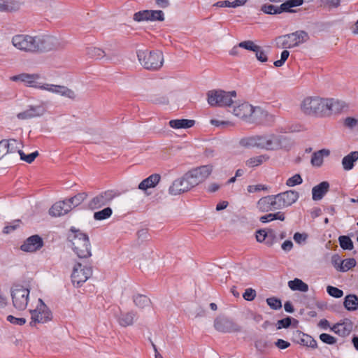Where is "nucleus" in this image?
Wrapping results in <instances>:
<instances>
[{
    "label": "nucleus",
    "instance_id": "nucleus-1",
    "mask_svg": "<svg viewBox=\"0 0 358 358\" xmlns=\"http://www.w3.org/2000/svg\"><path fill=\"white\" fill-rule=\"evenodd\" d=\"M12 44L18 50L29 54L43 53L64 48L59 38L50 34H17L12 38Z\"/></svg>",
    "mask_w": 358,
    "mask_h": 358
},
{
    "label": "nucleus",
    "instance_id": "nucleus-2",
    "mask_svg": "<svg viewBox=\"0 0 358 358\" xmlns=\"http://www.w3.org/2000/svg\"><path fill=\"white\" fill-rule=\"evenodd\" d=\"M213 170V166L211 164L192 169L173 182L169 189V194L176 196L190 191L203 182L210 176Z\"/></svg>",
    "mask_w": 358,
    "mask_h": 358
},
{
    "label": "nucleus",
    "instance_id": "nucleus-3",
    "mask_svg": "<svg viewBox=\"0 0 358 358\" xmlns=\"http://www.w3.org/2000/svg\"><path fill=\"white\" fill-rule=\"evenodd\" d=\"M69 239L72 243V249L80 259L91 257V245L88 236L74 227H71Z\"/></svg>",
    "mask_w": 358,
    "mask_h": 358
},
{
    "label": "nucleus",
    "instance_id": "nucleus-4",
    "mask_svg": "<svg viewBox=\"0 0 358 358\" xmlns=\"http://www.w3.org/2000/svg\"><path fill=\"white\" fill-rule=\"evenodd\" d=\"M137 57L141 64L148 70L160 69L164 63L163 55L159 51L138 50Z\"/></svg>",
    "mask_w": 358,
    "mask_h": 358
},
{
    "label": "nucleus",
    "instance_id": "nucleus-5",
    "mask_svg": "<svg viewBox=\"0 0 358 358\" xmlns=\"http://www.w3.org/2000/svg\"><path fill=\"white\" fill-rule=\"evenodd\" d=\"M208 103L211 106L230 107L236 98V91L226 92L222 90H210L208 94Z\"/></svg>",
    "mask_w": 358,
    "mask_h": 358
},
{
    "label": "nucleus",
    "instance_id": "nucleus-6",
    "mask_svg": "<svg viewBox=\"0 0 358 358\" xmlns=\"http://www.w3.org/2000/svg\"><path fill=\"white\" fill-rule=\"evenodd\" d=\"M31 321L29 325L36 327L38 324H45L52 320V313L41 299H38L36 308L29 310Z\"/></svg>",
    "mask_w": 358,
    "mask_h": 358
},
{
    "label": "nucleus",
    "instance_id": "nucleus-7",
    "mask_svg": "<svg viewBox=\"0 0 358 358\" xmlns=\"http://www.w3.org/2000/svg\"><path fill=\"white\" fill-rule=\"evenodd\" d=\"M308 33L304 31H297L292 34L280 36L277 38V43L282 48H292L308 39Z\"/></svg>",
    "mask_w": 358,
    "mask_h": 358
},
{
    "label": "nucleus",
    "instance_id": "nucleus-8",
    "mask_svg": "<svg viewBox=\"0 0 358 358\" xmlns=\"http://www.w3.org/2000/svg\"><path fill=\"white\" fill-rule=\"evenodd\" d=\"M301 108L306 115L324 114V99L308 96L301 102Z\"/></svg>",
    "mask_w": 358,
    "mask_h": 358
},
{
    "label": "nucleus",
    "instance_id": "nucleus-9",
    "mask_svg": "<svg viewBox=\"0 0 358 358\" xmlns=\"http://www.w3.org/2000/svg\"><path fill=\"white\" fill-rule=\"evenodd\" d=\"M282 136L274 134L257 135V148L276 150L282 148Z\"/></svg>",
    "mask_w": 358,
    "mask_h": 358
},
{
    "label": "nucleus",
    "instance_id": "nucleus-10",
    "mask_svg": "<svg viewBox=\"0 0 358 358\" xmlns=\"http://www.w3.org/2000/svg\"><path fill=\"white\" fill-rule=\"evenodd\" d=\"M92 275V269L90 264L76 263L73 268L71 280L74 286L80 287L86 282Z\"/></svg>",
    "mask_w": 358,
    "mask_h": 358
},
{
    "label": "nucleus",
    "instance_id": "nucleus-11",
    "mask_svg": "<svg viewBox=\"0 0 358 358\" xmlns=\"http://www.w3.org/2000/svg\"><path fill=\"white\" fill-rule=\"evenodd\" d=\"M29 296V289L21 285L14 286L11 290L13 306L18 310H24L28 305Z\"/></svg>",
    "mask_w": 358,
    "mask_h": 358
},
{
    "label": "nucleus",
    "instance_id": "nucleus-12",
    "mask_svg": "<svg viewBox=\"0 0 358 358\" xmlns=\"http://www.w3.org/2000/svg\"><path fill=\"white\" fill-rule=\"evenodd\" d=\"M303 0H287L282 3L280 6H275L271 4H264L262 6L261 10L266 14H280L282 12L294 13L295 10L292 8L301 6Z\"/></svg>",
    "mask_w": 358,
    "mask_h": 358
},
{
    "label": "nucleus",
    "instance_id": "nucleus-13",
    "mask_svg": "<svg viewBox=\"0 0 358 358\" xmlns=\"http://www.w3.org/2000/svg\"><path fill=\"white\" fill-rule=\"evenodd\" d=\"M214 327L219 332L222 333H236L241 331V327L234 322L233 320L220 315L214 321Z\"/></svg>",
    "mask_w": 358,
    "mask_h": 358
},
{
    "label": "nucleus",
    "instance_id": "nucleus-14",
    "mask_svg": "<svg viewBox=\"0 0 358 358\" xmlns=\"http://www.w3.org/2000/svg\"><path fill=\"white\" fill-rule=\"evenodd\" d=\"M256 110V107L251 104L244 102L235 106L233 109V114L242 120L253 123L254 115Z\"/></svg>",
    "mask_w": 358,
    "mask_h": 358
},
{
    "label": "nucleus",
    "instance_id": "nucleus-15",
    "mask_svg": "<svg viewBox=\"0 0 358 358\" xmlns=\"http://www.w3.org/2000/svg\"><path fill=\"white\" fill-rule=\"evenodd\" d=\"M38 88L43 90L48 91L52 94L67 97L72 100L76 99L77 97L76 93L73 90L63 85L45 83L38 86Z\"/></svg>",
    "mask_w": 358,
    "mask_h": 358
},
{
    "label": "nucleus",
    "instance_id": "nucleus-16",
    "mask_svg": "<svg viewBox=\"0 0 358 358\" xmlns=\"http://www.w3.org/2000/svg\"><path fill=\"white\" fill-rule=\"evenodd\" d=\"M257 208L261 213H267L281 209L277 195H268L262 197L257 202Z\"/></svg>",
    "mask_w": 358,
    "mask_h": 358
},
{
    "label": "nucleus",
    "instance_id": "nucleus-17",
    "mask_svg": "<svg viewBox=\"0 0 358 358\" xmlns=\"http://www.w3.org/2000/svg\"><path fill=\"white\" fill-rule=\"evenodd\" d=\"M47 110L46 103L41 102L37 105H31L23 112L19 113L17 117L20 120H27L43 115Z\"/></svg>",
    "mask_w": 358,
    "mask_h": 358
},
{
    "label": "nucleus",
    "instance_id": "nucleus-18",
    "mask_svg": "<svg viewBox=\"0 0 358 358\" xmlns=\"http://www.w3.org/2000/svg\"><path fill=\"white\" fill-rule=\"evenodd\" d=\"M116 193L113 190H107L96 195L89 203L91 209H97L108 204L115 196Z\"/></svg>",
    "mask_w": 358,
    "mask_h": 358
},
{
    "label": "nucleus",
    "instance_id": "nucleus-19",
    "mask_svg": "<svg viewBox=\"0 0 358 358\" xmlns=\"http://www.w3.org/2000/svg\"><path fill=\"white\" fill-rule=\"evenodd\" d=\"M43 241L38 235H33L27 238L21 245L20 249L27 252H34L43 246Z\"/></svg>",
    "mask_w": 358,
    "mask_h": 358
},
{
    "label": "nucleus",
    "instance_id": "nucleus-20",
    "mask_svg": "<svg viewBox=\"0 0 358 358\" xmlns=\"http://www.w3.org/2000/svg\"><path fill=\"white\" fill-rule=\"evenodd\" d=\"M281 209L289 207L299 199V193L294 190L285 191L276 194Z\"/></svg>",
    "mask_w": 358,
    "mask_h": 358
},
{
    "label": "nucleus",
    "instance_id": "nucleus-21",
    "mask_svg": "<svg viewBox=\"0 0 358 358\" xmlns=\"http://www.w3.org/2000/svg\"><path fill=\"white\" fill-rule=\"evenodd\" d=\"M275 117L268 111L257 106L254 115L253 123L271 124L274 122Z\"/></svg>",
    "mask_w": 358,
    "mask_h": 358
},
{
    "label": "nucleus",
    "instance_id": "nucleus-22",
    "mask_svg": "<svg viewBox=\"0 0 358 358\" xmlns=\"http://www.w3.org/2000/svg\"><path fill=\"white\" fill-rule=\"evenodd\" d=\"M72 209L71 205L66 200L54 203L49 210V214L52 217H59L68 213Z\"/></svg>",
    "mask_w": 358,
    "mask_h": 358
},
{
    "label": "nucleus",
    "instance_id": "nucleus-23",
    "mask_svg": "<svg viewBox=\"0 0 358 358\" xmlns=\"http://www.w3.org/2000/svg\"><path fill=\"white\" fill-rule=\"evenodd\" d=\"M136 317V313L134 310L120 311V314L116 316L117 321L120 326L127 327L134 324Z\"/></svg>",
    "mask_w": 358,
    "mask_h": 358
},
{
    "label": "nucleus",
    "instance_id": "nucleus-24",
    "mask_svg": "<svg viewBox=\"0 0 358 358\" xmlns=\"http://www.w3.org/2000/svg\"><path fill=\"white\" fill-rule=\"evenodd\" d=\"M39 77L40 76L38 74L21 73L12 76L10 80L13 81L20 80L24 83L28 87L38 88L40 85L37 84L36 80L39 78Z\"/></svg>",
    "mask_w": 358,
    "mask_h": 358
},
{
    "label": "nucleus",
    "instance_id": "nucleus-25",
    "mask_svg": "<svg viewBox=\"0 0 358 358\" xmlns=\"http://www.w3.org/2000/svg\"><path fill=\"white\" fill-rule=\"evenodd\" d=\"M344 107V103L334 99H324V114L339 113Z\"/></svg>",
    "mask_w": 358,
    "mask_h": 358
},
{
    "label": "nucleus",
    "instance_id": "nucleus-26",
    "mask_svg": "<svg viewBox=\"0 0 358 358\" xmlns=\"http://www.w3.org/2000/svg\"><path fill=\"white\" fill-rule=\"evenodd\" d=\"M329 189V183L327 181H323L319 185H315L312 189V198L314 201L321 200Z\"/></svg>",
    "mask_w": 358,
    "mask_h": 358
},
{
    "label": "nucleus",
    "instance_id": "nucleus-27",
    "mask_svg": "<svg viewBox=\"0 0 358 358\" xmlns=\"http://www.w3.org/2000/svg\"><path fill=\"white\" fill-rule=\"evenodd\" d=\"M86 55L94 59H101L104 57H106V59L108 61L113 59V57L108 56L103 50L94 46L86 48Z\"/></svg>",
    "mask_w": 358,
    "mask_h": 358
},
{
    "label": "nucleus",
    "instance_id": "nucleus-28",
    "mask_svg": "<svg viewBox=\"0 0 358 358\" xmlns=\"http://www.w3.org/2000/svg\"><path fill=\"white\" fill-rule=\"evenodd\" d=\"M160 179V175L156 173L152 174L140 182L138 185V189L141 190H146L149 188H153L159 183Z\"/></svg>",
    "mask_w": 358,
    "mask_h": 358
},
{
    "label": "nucleus",
    "instance_id": "nucleus-29",
    "mask_svg": "<svg viewBox=\"0 0 358 358\" xmlns=\"http://www.w3.org/2000/svg\"><path fill=\"white\" fill-rule=\"evenodd\" d=\"M1 141L2 143L5 145V149L7 150L6 154L17 152L20 155V152H22V144L20 141L14 138Z\"/></svg>",
    "mask_w": 358,
    "mask_h": 358
},
{
    "label": "nucleus",
    "instance_id": "nucleus-30",
    "mask_svg": "<svg viewBox=\"0 0 358 358\" xmlns=\"http://www.w3.org/2000/svg\"><path fill=\"white\" fill-rule=\"evenodd\" d=\"M358 160V151H353L345 156L342 159L343 168L350 171L354 168V163Z\"/></svg>",
    "mask_w": 358,
    "mask_h": 358
},
{
    "label": "nucleus",
    "instance_id": "nucleus-31",
    "mask_svg": "<svg viewBox=\"0 0 358 358\" xmlns=\"http://www.w3.org/2000/svg\"><path fill=\"white\" fill-rule=\"evenodd\" d=\"M296 335L299 338V341H298L299 344L310 347L313 349L317 348V341L310 336L305 334L299 331H296Z\"/></svg>",
    "mask_w": 358,
    "mask_h": 358
},
{
    "label": "nucleus",
    "instance_id": "nucleus-32",
    "mask_svg": "<svg viewBox=\"0 0 358 358\" xmlns=\"http://www.w3.org/2000/svg\"><path fill=\"white\" fill-rule=\"evenodd\" d=\"M194 124V120L187 119L172 120L169 122L170 127L173 129H188L193 127Z\"/></svg>",
    "mask_w": 358,
    "mask_h": 358
},
{
    "label": "nucleus",
    "instance_id": "nucleus-33",
    "mask_svg": "<svg viewBox=\"0 0 358 358\" xmlns=\"http://www.w3.org/2000/svg\"><path fill=\"white\" fill-rule=\"evenodd\" d=\"M133 301L135 306L141 309L150 308L151 306L150 299L147 296L143 294L134 295Z\"/></svg>",
    "mask_w": 358,
    "mask_h": 358
},
{
    "label": "nucleus",
    "instance_id": "nucleus-34",
    "mask_svg": "<svg viewBox=\"0 0 358 358\" xmlns=\"http://www.w3.org/2000/svg\"><path fill=\"white\" fill-rule=\"evenodd\" d=\"M330 152L329 150L322 149L313 154L311 157V164L314 166H320L323 163V157L329 156Z\"/></svg>",
    "mask_w": 358,
    "mask_h": 358
},
{
    "label": "nucleus",
    "instance_id": "nucleus-35",
    "mask_svg": "<svg viewBox=\"0 0 358 358\" xmlns=\"http://www.w3.org/2000/svg\"><path fill=\"white\" fill-rule=\"evenodd\" d=\"M343 305L350 311H353L358 308V297L355 294H349L345 297Z\"/></svg>",
    "mask_w": 358,
    "mask_h": 358
},
{
    "label": "nucleus",
    "instance_id": "nucleus-36",
    "mask_svg": "<svg viewBox=\"0 0 358 358\" xmlns=\"http://www.w3.org/2000/svg\"><path fill=\"white\" fill-rule=\"evenodd\" d=\"M269 159L268 156L266 155H261L259 156L253 157L248 159L245 162V164L247 166L250 168H254L266 162Z\"/></svg>",
    "mask_w": 358,
    "mask_h": 358
},
{
    "label": "nucleus",
    "instance_id": "nucleus-37",
    "mask_svg": "<svg viewBox=\"0 0 358 358\" xmlns=\"http://www.w3.org/2000/svg\"><path fill=\"white\" fill-rule=\"evenodd\" d=\"M288 286L292 290H298L306 292L308 290V285L299 278L288 282Z\"/></svg>",
    "mask_w": 358,
    "mask_h": 358
},
{
    "label": "nucleus",
    "instance_id": "nucleus-38",
    "mask_svg": "<svg viewBox=\"0 0 358 358\" xmlns=\"http://www.w3.org/2000/svg\"><path fill=\"white\" fill-rule=\"evenodd\" d=\"M240 146L245 148H257V136H248L241 138L239 141Z\"/></svg>",
    "mask_w": 358,
    "mask_h": 358
},
{
    "label": "nucleus",
    "instance_id": "nucleus-39",
    "mask_svg": "<svg viewBox=\"0 0 358 358\" xmlns=\"http://www.w3.org/2000/svg\"><path fill=\"white\" fill-rule=\"evenodd\" d=\"M336 334H338L342 336H345L348 335L351 331L350 325H347L344 323L343 324H336L334 325L331 329Z\"/></svg>",
    "mask_w": 358,
    "mask_h": 358
},
{
    "label": "nucleus",
    "instance_id": "nucleus-40",
    "mask_svg": "<svg viewBox=\"0 0 358 358\" xmlns=\"http://www.w3.org/2000/svg\"><path fill=\"white\" fill-rule=\"evenodd\" d=\"M20 4L17 2L8 0H0V10L13 11L19 9Z\"/></svg>",
    "mask_w": 358,
    "mask_h": 358
},
{
    "label": "nucleus",
    "instance_id": "nucleus-41",
    "mask_svg": "<svg viewBox=\"0 0 358 358\" xmlns=\"http://www.w3.org/2000/svg\"><path fill=\"white\" fill-rule=\"evenodd\" d=\"M87 198L85 192L78 193L74 196L66 200L68 203L71 205L72 208L79 206Z\"/></svg>",
    "mask_w": 358,
    "mask_h": 358
},
{
    "label": "nucleus",
    "instance_id": "nucleus-42",
    "mask_svg": "<svg viewBox=\"0 0 358 358\" xmlns=\"http://www.w3.org/2000/svg\"><path fill=\"white\" fill-rule=\"evenodd\" d=\"M356 261L354 258H348L341 261V266H339L338 271L346 272L355 267Z\"/></svg>",
    "mask_w": 358,
    "mask_h": 358
},
{
    "label": "nucleus",
    "instance_id": "nucleus-43",
    "mask_svg": "<svg viewBox=\"0 0 358 358\" xmlns=\"http://www.w3.org/2000/svg\"><path fill=\"white\" fill-rule=\"evenodd\" d=\"M112 213V209L110 207H107L101 210L95 212L94 213V218L96 220H103L110 217Z\"/></svg>",
    "mask_w": 358,
    "mask_h": 358
},
{
    "label": "nucleus",
    "instance_id": "nucleus-44",
    "mask_svg": "<svg viewBox=\"0 0 358 358\" xmlns=\"http://www.w3.org/2000/svg\"><path fill=\"white\" fill-rule=\"evenodd\" d=\"M341 247L343 250H351L353 249V243L347 236H341L338 238Z\"/></svg>",
    "mask_w": 358,
    "mask_h": 358
},
{
    "label": "nucleus",
    "instance_id": "nucleus-45",
    "mask_svg": "<svg viewBox=\"0 0 358 358\" xmlns=\"http://www.w3.org/2000/svg\"><path fill=\"white\" fill-rule=\"evenodd\" d=\"M150 10H144L136 13L134 15V20L136 22L150 20Z\"/></svg>",
    "mask_w": 358,
    "mask_h": 358
},
{
    "label": "nucleus",
    "instance_id": "nucleus-46",
    "mask_svg": "<svg viewBox=\"0 0 358 358\" xmlns=\"http://www.w3.org/2000/svg\"><path fill=\"white\" fill-rule=\"evenodd\" d=\"M151 101L157 104H166L169 103V99L164 96L159 94H152L150 96Z\"/></svg>",
    "mask_w": 358,
    "mask_h": 358
},
{
    "label": "nucleus",
    "instance_id": "nucleus-47",
    "mask_svg": "<svg viewBox=\"0 0 358 358\" xmlns=\"http://www.w3.org/2000/svg\"><path fill=\"white\" fill-rule=\"evenodd\" d=\"M292 320L296 323L298 322L297 320L292 319L290 317H287L284 319L278 320L277 322V329H280L282 328H288L291 325Z\"/></svg>",
    "mask_w": 358,
    "mask_h": 358
},
{
    "label": "nucleus",
    "instance_id": "nucleus-48",
    "mask_svg": "<svg viewBox=\"0 0 358 358\" xmlns=\"http://www.w3.org/2000/svg\"><path fill=\"white\" fill-rule=\"evenodd\" d=\"M267 304L273 310H278L282 308L281 301L275 297H271L266 299Z\"/></svg>",
    "mask_w": 358,
    "mask_h": 358
},
{
    "label": "nucleus",
    "instance_id": "nucleus-49",
    "mask_svg": "<svg viewBox=\"0 0 358 358\" xmlns=\"http://www.w3.org/2000/svg\"><path fill=\"white\" fill-rule=\"evenodd\" d=\"M327 292L330 296L338 299L342 297L343 295V290L331 285L327 286Z\"/></svg>",
    "mask_w": 358,
    "mask_h": 358
},
{
    "label": "nucleus",
    "instance_id": "nucleus-50",
    "mask_svg": "<svg viewBox=\"0 0 358 358\" xmlns=\"http://www.w3.org/2000/svg\"><path fill=\"white\" fill-rule=\"evenodd\" d=\"M150 21H164V13L162 10H150Z\"/></svg>",
    "mask_w": 358,
    "mask_h": 358
},
{
    "label": "nucleus",
    "instance_id": "nucleus-51",
    "mask_svg": "<svg viewBox=\"0 0 358 358\" xmlns=\"http://www.w3.org/2000/svg\"><path fill=\"white\" fill-rule=\"evenodd\" d=\"M238 47L248 50L255 51L258 50V45H255L252 41H245L239 43Z\"/></svg>",
    "mask_w": 358,
    "mask_h": 358
},
{
    "label": "nucleus",
    "instance_id": "nucleus-52",
    "mask_svg": "<svg viewBox=\"0 0 358 358\" xmlns=\"http://www.w3.org/2000/svg\"><path fill=\"white\" fill-rule=\"evenodd\" d=\"M20 159L26 162L31 164L38 156L37 151L34 152L29 155H25L22 151L20 152Z\"/></svg>",
    "mask_w": 358,
    "mask_h": 358
},
{
    "label": "nucleus",
    "instance_id": "nucleus-53",
    "mask_svg": "<svg viewBox=\"0 0 358 358\" xmlns=\"http://www.w3.org/2000/svg\"><path fill=\"white\" fill-rule=\"evenodd\" d=\"M303 182V180L299 174H295L292 177L289 178L287 182L286 185L289 187H293L296 185H300Z\"/></svg>",
    "mask_w": 358,
    "mask_h": 358
},
{
    "label": "nucleus",
    "instance_id": "nucleus-54",
    "mask_svg": "<svg viewBox=\"0 0 358 358\" xmlns=\"http://www.w3.org/2000/svg\"><path fill=\"white\" fill-rule=\"evenodd\" d=\"M20 223V220H14L13 222L10 223L8 225H6L3 228V232L6 234L10 233L11 231L15 230L17 227H19Z\"/></svg>",
    "mask_w": 358,
    "mask_h": 358
},
{
    "label": "nucleus",
    "instance_id": "nucleus-55",
    "mask_svg": "<svg viewBox=\"0 0 358 358\" xmlns=\"http://www.w3.org/2000/svg\"><path fill=\"white\" fill-rule=\"evenodd\" d=\"M7 320L11 324L19 326L24 325L27 322L26 319L24 317H15L13 315H8Z\"/></svg>",
    "mask_w": 358,
    "mask_h": 358
},
{
    "label": "nucleus",
    "instance_id": "nucleus-56",
    "mask_svg": "<svg viewBox=\"0 0 358 358\" xmlns=\"http://www.w3.org/2000/svg\"><path fill=\"white\" fill-rule=\"evenodd\" d=\"M210 123H211V124H213L215 127H222V128H226L227 127L234 126V124L230 121H222V120H215V119L211 120Z\"/></svg>",
    "mask_w": 358,
    "mask_h": 358
},
{
    "label": "nucleus",
    "instance_id": "nucleus-57",
    "mask_svg": "<svg viewBox=\"0 0 358 358\" xmlns=\"http://www.w3.org/2000/svg\"><path fill=\"white\" fill-rule=\"evenodd\" d=\"M320 339L323 343L329 345H333L336 342V339L334 336L325 333H323L320 335Z\"/></svg>",
    "mask_w": 358,
    "mask_h": 358
},
{
    "label": "nucleus",
    "instance_id": "nucleus-58",
    "mask_svg": "<svg viewBox=\"0 0 358 358\" xmlns=\"http://www.w3.org/2000/svg\"><path fill=\"white\" fill-rule=\"evenodd\" d=\"M256 291L252 288H248L243 294V297L245 300L251 301L256 297Z\"/></svg>",
    "mask_w": 358,
    "mask_h": 358
},
{
    "label": "nucleus",
    "instance_id": "nucleus-59",
    "mask_svg": "<svg viewBox=\"0 0 358 358\" xmlns=\"http://www.w3.org/2000/svg\"><path fill=\"white\" fill-rule=\"evenodd\" d=\"M257 59L261 62H266L268 60L266 52L258 45V50H255Z\"/></svg>",
    "mask_w": 358,
    "mask_h": 358
},
{
    "label": "nucleus",
    "instance_id": "nucleus-60",
    "mask_svg": "<svg viewBox=\"0 0 358 358\" xmlns=\"http://www.w3.org/2000/svg\"><path fill=\"white\" fill-rule=\"evenodd\" d=\"M268 236V231L265 229H259L256 233V239L257 242L262 243L266 241Z\"/></svg>",
    "mask_w": 358,
    "mask_h": 358
},
{
    "label": "nucleus",
    "instance_id": "nucleus-61",
    "mask_svg": "<svg viewBox=\"0 0 358 358\" xmlns=\"http://www.w3.org/2000/svg\"><path fill=\"white\" fill-rule=\"evenodd\" d=\"M293 238L296 243L301 244V243L305 242L307 240L308 234L306 233L301 234L299 232H296L294 234Z\"/></svg>",
    "mask_w": 358,
    "mask_h": 358
},
{
    "label": "nucleus",
    "instance_id": "nucleus-62",
    "mask_svg": "<svg viewBox=\"0 0 358 358\" xmlns=\"http://www.w3.org/2000/svg\"><path fill=\"white\" fill-rule=\"evenodd\" d=\"M276 241V235L273 230L270 229L268 231V236L266 241V244L271 246Z\"/></svg>",
    "mask_w": 358,
    "mask_h": 358
},
{
    "label": "nucleus",
    "instance_id": "nucleus-63",
    "mask_svg": "<svg viewBox=\"0 0 358 358\" xmlns=\"http://www.w3.org/2000/svg\"><path fill=\"white\" fill-rule=\"evenodd\" d=\"M267 187L264 185H249L248 187V191L250 193H254L256 192H259L261 190H266Z\"/></svg>",
    "mask_w": 358,
    "mask_h": 358
},
{
    "label": "nucleus",
    "instance_id": "nucleus-64",
    "mask_svg": "<svg viewBox=\"0 0 358 358\" xmlns=\"http://www.w3.org/2000/svg\"><path fill=\"white\" fill-rule=\"evenodd\" d=\"M275 345L279 349L284 350V349L287 348L290 345V343L287 341L282 340V339H278L275 343Z\"/></svg>",
    "mask_w": 358,
    "mask_h": 358
}]
</instances>
